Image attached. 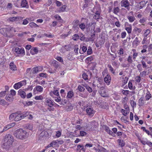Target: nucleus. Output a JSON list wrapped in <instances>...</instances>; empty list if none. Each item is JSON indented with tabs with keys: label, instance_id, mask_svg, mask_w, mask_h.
Instances as JSON below:
<instances>
[{
	"label": "nucleus",
	"instance_id": "35",
	"mask_svg": "<svg viewBox=\"0 0 152 152\" xmlns=\"http://www.w3.org/2000/svg\"><path fill=\"white\" fill-rule=\"evenodd\" d=\"M74 52L75 53L76 55H77L78 54V50L79 49V48L78 47V45H75L74 48Z\"/></svg>",
	"mask_w": 152,
	"mask_h": 152
},
{
	"label": "nucleus",
	"instance_id": "9",
	"mask_svg": "<svg viewBox=\"0 0 152 152\" xmlns=\"http://www.w3.org/2000/svg\"><path fill=\"white\" fill-rule=\"evenodd\" d=\"M23 118H24V116L23 115L21 114H18L16 113L15 118H14L15 121H18Z\"/></svg>",
	"mask_w": 152,
	"mask_h": 152
},
{
	"label": "nucleus",
	"instance_id": "52",
	"mask_svg": "<svg viewBox=\"0 0 152 152\" xmlns=\"http://www.w3.org/2000/svg\"><path fill=\"white\" fill-rule=\"evenodd\" d=\"M55 142H56V145L58 144H62L64 142L63 140H56V141H55Z\"/></svg>",
	"mask_w": 152,
	"mask_h": 152
},
{
	"label": "nucleus",
	"instance_id": "6",
	"mask_svg": "<svg viewBox=\"0 0 152 152\" xmlns=\"http://www.w3.org/2000/svg\"><path fill=\"white\" fill-rule=\"evenodd\" d=\"M121 5L126 8L128 10H129V7L130 3L128 0H123L121 1Z\"/></svg>",
	"mask_w": 152,
	"mask_h": 152
},
{
	"label": "nucleus",
	"instance_id": "4",
	"mask_svg": "<svg viewBox=\"0 0 152 152\" xmlns=\"http://www.w3.org/2000/svg\"><path fill=\"white\" fill-rule=\"evenodd\" d=\"M15 51L17 54L20 55L22 56H23L25 55V52L23 48H15Z\"/></svg>",
	"mask_w": 152,
	"mask_h": 152
},
{
	"label": "nucleus",
	"instance_id": "49",
	"mask_svg": "<svg viewBox=\"0 0 152 152\" xmlns=\"http://www.w3.org/2000/svg\"><path fill=\"white\" fill-rule=\"evenodd\" d=\"M122 93L124 95H127L129 93V91L128 90H123L122 91Z\"/></svg>",
	"mask_w": 152,
	"mask_h": 152
},
{
	"label": "nucleus",
	"instance_id": "37",
	"mask_svg": "<svg viewBox=\"0 0 152 152\" xmlns=\"http://www.w3.org/2000/svg\"><path fill=\"white\" fill-rule=\"evenodd\" d=\"M36 90L37 91L41 92L43 90V88L40 86H36Z\"/></svg>",
	"mask_w": 152,
	"mask_h": 152
},
{
	"label": "nucleus",
	"instance_id": "40",
	"mask_svg": "<svg viewBox=\"0 0 152 152\" xmlns=\"http://www.w3.org/2000/svg\"><path fill=\"white\" fill-rule=\"evenodd\" d=\"M88 55H91L92 53V50L91 47H89L87 51Z\"/></svg>",
	"mask_w": 152,
	"mask_h": 152
},
{
	"label": "nucleus",
	"instance_id": "17",
	"mask_svg": "<svg viewBox=\"0 0 152 152\" xmlns=\"http://www.w3.org/2000/svg\"><path fill=\"white\" fill-rule=\"evenodd\" d=\"M59 63L55 60L52 61V64L53 66L55 68L57 69L59 66L60 65Z\"/></svg>",
	"mask_w": 152,
	"mask_h": 152
},
{
	"label": "nucleus",
	"instance_id": "43",
	"mask_svg": "<svg viewBox=\"0 0 152 152\" xmlns=\"http://www.w3.org/2000/svg\"><path fill=\"white\" fill-rule=\"evenodd\" d=\"M119 141V144L120 146L121 147H123L125 145V143L124 142L123 140H118Z\"/></svg>",
	"mask_w": 152,
	"mask_h": 152
},
{
	"label": "nucleus",
	"instance_id": "44",
	"mask_svg": "<svg viewBox=\"0 0 152 152\" xmlns=\"http://www.w3.org/2000/svg\"><path fill=\"white\" fill-rule=\"evenodd\" d=\"M109 68L110 70L111 71V72L113 74H114L115 72L114 70V69L110 65L108 64L107 66Z\"/></svg>",
	"mask_w": 152,
	"mask_h": 152
},
{
	"label": "nucleus",
	"instance_id": "11",
	"mask_svg": "<svg viewBox=\"0 0 152 152\" xmlns=\"http://www.w3.org/2000/svg\"><path fill=\"white\" fill-rule=\"evenodd\" d=\"M111 80V77L110 75H107L104 77V81L107 83V85H109Z\"/></svg>",
	"mask_w": 152,
	"mask_h": 152
},
{
	"label": "nucleus",
	"instance_id": "10",
	"mask_svg": "<svg viewBox=\"0 0 152 152\" xmlns=\"http://www.w3.org/2000/svg\"><path fill=\"white\" fill-rule=\"evenodd\" d=\"M23 18L20 17H13L9 18L8 20L11 22H14L21 20Z\"/></svg>",
	"mask_w": 152,
	"mask_h": 152
},
{
	"label": "nucleus",
	"instance_id": "48",
	"mask_svg": "<svg viewBox=\"0 0 152 152\" xmlns=\"http://www.w3.org/2000/svg\"><path fill=\"white\" fill-rule=\"evenodd\" d=\"M82 77L83 79L85 80L88 79V76L86 73H84L83 74Z\"/></svg>",
	"mask_w": 152,
	"mask_h": 152
},
{
	"label": "nucleus",
	"instance_id": "18",
	"mask_svg": "<svg viewBox=\"0 0 152 152\" xmlns=\"http://www.w3.org/2000/svg\"><path fill=\"white\" fill-rule=\"evenodd\" d=\"M23 84L21 82L15 83L14 86V88L16 89H18L20 88Z\"/></svg>",
	"mask_w": 152,
	"mask_h": 152
},
{
	"label": "nucleus",
	"instance_id": "55",
	"mask_svg": "<svg viewBox=\"0 0 152 152\" xmlns=\"http://www.w3.org/2000/svg\"><path fill=\"white\" fill-rule=\"evenodd\" d=\"M79 27L81 29L83 30L85 28V25L84 23H82L79 25Z\"/></svg>",
	"mask_w": 152,
	"mask_h": 152
},
{
	"label": "nucleus",
	"instance_id": "7",
	"mask_svg": "<svg viewBox=\"0 0 152 152\" xmlns=\"http://www.w3.org/2000/svg\"><path fill=\"white\" fill-rule=\"evenodd\" d=\"M86 112L88 115L92 116L94 115L95 112V111L92 108L90 107H87Z\"/></svg>",
	"mask_w": 152,
	"mask_h": 152
},
{
	"label": "nucleus",
	"instance_id": "13",
	"mask_svg": "<svg viewBox=\"0 0 152 152\" xmlns=\"http://www.w3.org/2000/svg\"><path fill=\"white\" fill-rule=\"evenodd\" d=\"M74 96V93L72 91H69L68 92L66 96V98L67 99H71Z\"/></svg>",
	"mask_w": 152,
	"mask_h": 152
},
{
	"label": "nucleus",
	"instance_id": "30",
	"mask_svg": "<svg viewBox=\"0 0 152 152\" xmlns=\"http://www.w3.org/2000/svg\"><path fill=\"white\" fill-rule=\"evenodd\" d=\"M120 10L119 7H115L113 10V12L115 14H117L119 12Z\"/></svg>",
	"mask_w": 152,
	"mask_h": 152
},
{
	"label": "nucleus",
	"instance_id": "16",
	"mask_svg": "<svg viewBox=\"0 0 152 152\" xmlns=\"http://www.w3.org/2000/svg\"><path fill=\"white\" fill-rule=\"evenodd\" d=\"M21 5L23 7H26L28 8V3L26 0H23L21 3Z\"/></svg>",
	"mask_w": 152,
	"mask_h": 152
},
{
	"label": "nucleus",
	"instance_id": "27",
	"mask_svg": "<svg viewBox=\"0 0 152 152\" xmlns=\"http://www.w3.org/2000/svg\"><path fill=\"white\" fill-rule=\"evenodd\" d=\"M77 89L80 92H84L85 89L82 86L79 85L77 87Z\"/></svg>",
	"mask_w": 152,
	"mask_h": 152
},
{
	"label": "nucleus",
	"instance_id": "45",
	"mask_svg": "<svg viewBox=\"0 0 152 152\" xmlns=\"http://www.w3.org/2000/svg\"><path fill=\"white\" fill-rule=\"evenodd\" d=\"M85 87L86 89L89 92L91 93L92 91V88L89 86H86Z\"/></svg>",
	"mask_w": 152,
	"mask_h": 152
},
{
	"label": "nucleus",
	"instance_id": "2",
	"mask_svg": "<svg viewBox=\"0 0 152 152\" xmlns=\"http://www.w3.org/2000/svg\"><path fill=\"white\" fill-rule=\"evenodd\" d=\"M28 134L25 131L22 129L16 130L14 132V135L17 138L21 140L26 138L28 136Z\"/></svg>",
	"mask_w": 152,
	"mask_h": 152
},
{
	"label": "nucleus",
	"instance_id": "28",
	"mask_svg": "<svg viewBox=\"0 0 152 152\" xmlns=\"http://www.w3.org/2000/svg\"><path fill=\"white\" fill-rule=\"evenodd\" d=\"M29 25L31 28L38 27L39 26L36 24L34 22H31L29 23Z\"/></svg>",
	"mask_w": 152,
	"mask_h": 152
},
{
	"label": "nucleus",
	"instance_id": "53",
	"mask_svg": "<svg viewBox=\"0 0 152 152\" xmlns=\"http://www.w3.org/2000/svg\"><path fill=\"white\" fill-rule=\"evenodd\" d=\"M86 132L83 131H81L80 132V134L81 136H86Z\"/></svg>",
	"mask_w": 152,
	"mask_h": 152
},
{
	"label": "nucleus",
	"instance_id": "47",
	"mask_svg": "<svg viewBox=\"0 0 152 152\" xmlns=\"http://www.w3.org/2000/svg\"><path fill=\"white\" fill-rule=\"evenodd\" d=\"M28 20H30L29 18H26L24 19L23 22V25H26L28 23Z\"/></svg>",
	"mask_w": 152,
	"mask_h": 152
},
{
	"label": "nucleus",
	"instance_id": "56",
	"mask_svg": "<svg viewBox=\"0 0 152 152\" xmlns=\"http://www.w3.org/2000/svg\"><path fill=\"white\" fill-rule=\"evenodd\" d=\"M33 103V102L32 101H29L28 102H26V104H24V105L25 106H29V105H32Z\"/></svg>",
	"mask_w": 152,
	"mask_h": 152
},
{
	"label": "nucleus",
	"instance_id": "29",
	"mask_svg": "<svg viewBox=\"0 0 152 152\" xmlns=\"http://www.w3.org/2000/svg\"><path fill=\"white\" fill-rule=\"evenodd\" d=\"M79 37L80 36L77 34H75L73 36L72 39L74 40H77L79 39Z\"/></svg>",
	"mask_w": 152,
	"mask_h": 152
},
{
	"label": "nucleus",
	"instance_id": "21",
	"mask_svg": "<svg viewBox=\"0 0 152 152\" xmlns=\"http://www.w3.org/2000/svg\"><path fill=\"white\" fill-rule=\"evenodd\" d=\"M18 94L21 97L23 98H25L26 96V93L24 91L20 90L18 92Z\"/></svg>",
	"mask_w": 152,
	"mask_h": 152
},
{
	"label": "nucleus",
	"instance_id": "19",
	"mask_svg": "<svg viewBox=\"0 0 152 152\" xmlns=\"http://www.w3.org/2000/svg\"><path fill=\"white\" fill-rule=\"evenodd\" d=\"M79 50V53L81 54H83L87 50V47L84 46H83Z\"/></svg>",
	"mask_w": 152,
	"mask_h": 152
},
{
	"label": "nucleus",
	"instance_id": "3",
	"mask_svg": "<svg viewBox=\"0 0 152 152\" xmlns=\"http://www.w3.org/2000/svg\"><path fill=\"white\" fill-rule=\"evenodd\" d=\"M40 66H37L34 67L32 69V70H31L30 68H28L27 69L26 72L27 73H28L30 71V76L32 77L34 76V75L36 74L39 72L38 68H39Z\"/></svg>",
	"mask_w": 152,
	"mask_h": 152
},
{
	"label": "nucleus",
	"instance_id": "57",
	"mask_svg": "<svg viewBox=\"0 0 152 152\" xmlns=\"http://www.w3.org/2000/svg\"><path fill=\"white\" fill-rule=\"evenodd\" d=\"M32 50L33 51L37 54L38 52V48L37 47L32 48Z\"/></svg>",
	"mask_w": 152,
	"mask_h": 152
},
{
	"label": "nucleus",
	"instance_id": "63",
	"mask_svg": "<svg viewBox=\"0 0 152 152\" xmlns=\"http://www.w3.org/2000/svg\"><path fill=\"white\" fill-rule=\"evenodd\" d=\"M124 108L126 110V111H127L128 113H129V108L128 107V106L126 105V104H125L124 105Z\"/></svg>",
	"mask_w": 152,
	"mask_h": 152
},
{
	"label": "nucleus",
	"instance_id": "59",
	"mask_svg": "<svg viewBox=\"0 0 152 152\" xmlns=\"http://www.w3.org/2000/svg\"><path fill=\"white\" fill-rule=\"evenodd\" d=\"M39 76L41 77H47V74L45 73H41L39 74Z\"/></svg>",
	"mask_w": 152,
	"mask_h": 152
},
{
	"label": "nucleus",
	"instance_id": "34",
	"mask_svg": "<svg viewBox=\"0 0 152 152\" xmlns=\"http://www.w3.org/2000/svg\"><path fill=\"white\" fill-rule=\"evenodd\" d=\"M26 129L32 130L33 129V126L31 124H27L26 126Z\"/></svg>",
	"mask_w": 152,
	"mask_h": 152
},
{
	"label": "nucleus",
	"instance_id": "12",
	"mask_svg": "<svg viewBox=\"0 0 152 152\" xmlns=\"http://www.w3.org/2000/svg\"><path fill=\"white\" fill-rule=\"evenodd\" d=\"M8 31L9 35H10V36H12L11 34L13 32H16V30L15 28H14L11 26H10L8 28Z\"/></svg>",
	"mask_w": 152,
	"mask_h": 152
},
{
	"label": "nucleus",
	"instance_id": "51",
	"mask_svg": "<svg viewBox=\"0 0 152 152\" xmlns=\"http://www.w3.org/2000/svg\"><path fill=\"white\" fill-rule=\"evenodd\" d=\"M121 112L123 114L124 116H126L127 113H128L127 111H126L125 110L123 109H122L121 110Z\"/></svg>",
	"mask_w": 152,
	"mask_h": 152
},
{
	"label": "nucleus",
	"instance_id": "14",
	"mask_svg": "<svg viewBox=\"0 0 152 152\" xmlns=\"http://www.w3.org/2000/svg\"><path fill=\"white\" fill-rule=\"evenodd\" d=\"M140 42L138 39V38L136 37L132 42V45L134 47H136L140 43Z\"/></svg>",
	"mask_w": 152,
	"mask_h": 152
},
{
	"label": "nucleus",
	"instance_id": "38",
	"mask_svg": "<svg viewBox=\"0 0 152 152\" xmlns=\"http://www.w3.org/2000/svg\"><path fill=\"white\" fill-rule=\"evenodd\" d=\"M137 67L138 70L140 72L141 71H142V65L140 64H138L137 66Z\"/></svg>",
	"mask_w": 152,
	"mask_h": 152
},
{
	"label": "nucleus",
	"instance_id": "22",
	"mask_svg": "<svg viewBox=\"0 0 152 152\" xmlns=\"http://www.w3.org/2000/svg\"><path fill=\"white\" fill-rule=\"evenodd\" d=\"M66 5H64L62 6L61 8L57 9V11L59 12H61L64 11L66 8Z\"/></svg>",
	"mask_w": 152,
	"mask_h": 152
},
{
	"label": "nucleus",
	"instance_id": "42",
	"mask_svg": "<svg viewBox=\"0 0 152 152\" xmlns=\"http://www.w3.org/2000/svg\"><path fill=\"white\" fill-rule=\"evenodd\" d=\"M6 104V102L4 99L0 98V105H4Z\"/></svg>",
	"mask_w": 152,
	"mask_h": 152
},
{
	"label": "nucleus",
	"instance_id": "20",
	"mask_svg": "<svg viewBox=\"0 0 152 152\" xmlns=\"http://www.w3.org/2000/svg\"><path fill=\"white\" fill-rule=\"evenodd\" d=\"M46 105L50 107H51L53 105V103L51 100L50 99L47 100L46 101Z\"/></svg>",
	"mask_w": 152,
	"mask_h": 152
},
{
	"label": "nucleus",
	"instance_id": "15",
	"mask_svg": "<svg viewBox=\"0 0 152 152\" xmlns=\"http://www.w3.org/2000/svg\"><path fill=\"white\" fill-rule=\"evenodd\" d=\"M10 67L12 70L15 71L17 70L16 66L13 62H12L10 63Z\"/></svg>",
	"mask_w": 152,
	"mask_h": 152
},
{
	"label": "nucleus",
	"instance_id": "33",
	"mask_svg": "<svg viewBox=\"0 0 152 152\" xmlns=\"http://www.w3.org/2000/svg\"><path fill=\"white\" fill-rule=\"evenodd\" d=\"M151 97V94L149 92H148L146 93L145 96V98L146 100H148Z\"/></svg>",
	"mask_w": 152,
	"mask_h": 152
},
{
	"label": "nucleus",
	"instance_id": "25",
	"mask_svg": "<svg viewBox=\"0 0 152 152\" xmlns=\"http://www.w3.org/2000/svg\"><path fill=\"white\" fill-rule=\"evenodd\" d=\"M16 113H14L11 114L9 117V118L10 120L12 121L14 120L15 118V115Z\"/></svg>",
	"mask_w": 152,
	"mask_h": 152
},
{
	"label": "nucleus",
	"instance_id": "32",
	"mask_svg": "<svg viewBox=\"0 0 152 152\" xmlns=\"http://www.w3.org/2000/svg\"><path fill=\"white\" fill-rule=\"evenodd\" d=\"M125 30L127 31L128 34H130L132 32V28L131 25L129 27H126Z\"/></svg>",
	"mask_w": 152,
	"mask_h": 152
},
{
	"label": "nucleus",
	"instance_id": "61",
	"mask_svg": "<svg viewBox=\"0 0 152 152\" xmlns=\"http://www.w3.org/2000/svg\"><path fill=\"white\" fill-rule=\"evenodd\" d=\"M35 99L36 100H42L43 99V97L41 96H36L35 97Z\"/></svg>",
	"mask_w": 152,
	"mask_h": 152
},
{
	"label": "nucleus",
	"instance_id": "62",
	"mask_svg": "<svg viewBox=\"0 0 152 152\" xmlns=\"http://www.w3.org/2000/svg\"><path fill=\"white\" fill-rule=\"evenodd\" d=\"M81 35H82V36H80V39L81 41H84L86 39L84 35L82 33H81Z\"/></svg>",
	"mask_w": 152,
	"mask_h": 152
},
{
	"label": "nucleus",
	"instance_id": "24",
	"mask_svg": "<svg viewBox=\"0 0 152 152\" xmlns=\"http://www.w3.org/2000/svg\"><path fill=\"white\" fill-rule=\"evenodd\" d=\"M105 131L110 135H113V132L110 130L109 128L107 126H105Z\"/></svg>",
	"mask_w": 152,
	"mask_h": 152
},
{
	"label": "nucleus",
	"instance_id": "60",
	"mask_svg": "<svg viewBox=\"0 0 152 152\" xmlns=\"http://www.w3.org/2000/svg\"><path fill=\"white\" fill-rule=\"evenodd\" d=\"M90 123L91 124V126H92V127L93 126L95 128L96 127V123L95 121H91L90 122Z\"/></svg>",
	"mask_w": 152,
	"mask_h": 152
},
{
	"label": "nucleus",
	"instance_id": "5",
	"mask_svg": "<svg viewBox=\"0 0 152 152\" xmlns=\"http://www.w3.org/2000/svg\"><path fill=\"white\" fill-rule=\"evenodd\" d=\"M0 33L7 37H10L8 31V28H3L0 29Z\"/></svg>",
	"mask_w": 152,
	"mask_h": 152
},
{
	"label": "nucleus",
	"instance_id": "41",
	"mask_svg": "<svg viewBox=\"0 0 152 152\" xmlns=\"http://www.w3.org/2000/svg\"><path fill=\"white\" fill-rule=\"evenodd\" d=\"M140 75L141 77H143V76H146L147 74V71H143L142 72H140Z\"/></svg>",
	"mask_w": 152,
	"mask_h": 152
},
{
	"label": "nucleus",
	"instance_id": "58",
	"mask_svg": "<svg viewBox=\"0 0 152 152\" xmlns=\"http://www.w3.org/2000/svg\"><path fill=\"white\" fill-rule=\"evenodd\" d=\"M56 59L57 60H58V61H59L60 62H63V60L62 59V58L61 57H57L56 58Z\"/></svg>",
	"mask_w": 152,
	"mask_h": 152
},
{
	"label": "nucleus",
	"instance_id": "1",
	"mask_svg": "<svg viewBox=\"0 0 152 152\" xmlns=\"http://www.w3.org/2000/svg\"><path fill=\"white\" fill-rule=\"evenodd\" d=\"M2 142V147L8 150L11 147L14 142L13 137L10 134H6L4 137Z\"/></svg>",
	"mask_w": 152,
	"mask_h": 152
},
{
	"label": "nucleus",
	"instance_id": "39",
	"mask_svg": "<svg viewBox=\"0 0 152 152\" xmlns=\"http://www.w3.org/2000/svg\"><path fill=\"white\" fill-rule=\"evenodd\" d=\"M141 76L140 75L137 76L135 77V79L136 82L138 83H139L141 80Z\"/></svg>",
	"mask_w": 152,
	"mask_h": 152
},
{
	"label": "nucleus",
	"instance_id": "8",
	"mask_svg": "<svg viewBox=\"0 0 152 152\" xmlns=\"http://www.w3.org/2000/svg\"><path fill=\"white\" fill-rule=\"evenodd\" d=\"M130 14L132 16L128 15L127 18L129 20V21L132 23L135 20V18L134 16L133 12V11L130 12V13H129V14Z\"/></svg>",
	"mask_w": 152,
	"mask_h": 152
},
{
	"label": "nucleus",
	"instance_id": "23",
	"mask_svg": "<svg viewBox=\"0 0 152 152\" xmlns=\"http://www.w3.org/2000/svg\"><path fill=\"white\" fill-rule=\"evenodd\" d=\"M100 18V14L98 11H96L93 17V18L96 20L99 19Z\"/></svg>",
	"mask_w": 152,
	"mask_h": 152
},
{
	"label": "nucleus",
	"instance_id": "36",
	"mask_svg": "<svg viewBox=\"0 0 152 152\" xmlns=\"http://www.w3.org/2000/svg\"><path fill=\"white\" fill-rule=\"evenodd\" d=\"M127 61L129 64L132 63L133 61L132 58V57L130 56H128Z\"/></svg>",
	"mask_w": 152,
	"mask_h": 152
},
{
	"label": "nucleus",
	"instance_id": "64",
	"mask_svg": "<svg viewBox=\"0 0 152 152\" xmlns=\"http://www.w3.org/2000/svg\"><path fill=\"white\" fill-rule=\"evenodd\" d=\"M93 58L92 56H91L90 57H87L86 58V60L88 61H91L92 60H93Z\"/></svg>",
	"mask_w": 152,
	"mask_h": 152
},
{
	"label": "nucleus",
	"instance_id": "50",
	"mask_svg": "<svg viewBox=\"0 0 152 152\" xmlns=\"http://www.w3.org/2000/svg\"><path fill=\"white\" fill-rule=\"evenodd\" d=\"M6 91H2L0 93V97H2L4 96L6 94Z\"/></svg>",
	"mask_w": 152,
	"mask_h": 152
},
{
	"label": "nucleus",
	"instance_id": "46",
	"mask_svg": "<svg viewBox=\"0 0 152 152\" xmlns=\"http://www.w3.org/2000/svg\"><path fill=\"white\" fill-rule=\"evenodd\" d=\"M130 103L132 107H133L134 106L135 107L136 106V102L133 100H131Z\"/></svg>",
	"mask_w": 152,
	"mask_h": 152
},
{
	"label": "nucleus",
	"instance_id": "31",
	"mask_svg": "<svg viewBox=\"0 0 152 152\" xmlns=\"http://www.w3.org/2000/svg\"><path fill=\"white\" fill-rule=\"evenodd\" d=\"M53 145H56V142L55 141H53L50 144L48 145L46 147V148H47L51 147H53Z\"/></svg>",
	"mask_w": 152,
	"mask_h": 152
},
{
	"label": "nucleus",
	"instance_id": "54",
	"mask_svg": "<svg viewBox=\"0 0 152 152\" xmlns=\"http://www.w3.org/2000/svg\"><path fill=\"white\" fill-rule=\"evenodd\" d=\"M141 63L142 64L143 68H145L147 67V66L146 64V63L143 60H142L141 61Z\"/></svg>",
	"mask_w": 152,
	"mask_h": 152
},
{
	"label": "nucleus",
	"instance_id": "26",
	"mask_svg": "<svg viewBox=\"0 0 152 152\" xmlns=\"http://www.w3.org/2000/svg\"><path fill=\"white\" fill-rule=\"evenodd\" d=\"M138 105L140 106H142L144 104V101L143 99L142 98H141L138 101Z\"/></svg>",
	"mask_w": 152,
	"mask_h": 152
}]
</instances>
